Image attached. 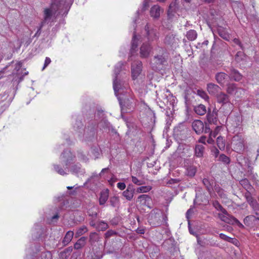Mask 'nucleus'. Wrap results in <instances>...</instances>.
Instances as JSON below:
<instances>
[{
    "label": "nucleus",
    "mask_w": 259,
    "mask_h": 259,
    "mask_svg": "<svg viewBox=\"0 0 259 259\" xmlns=\"http://www.w3.org/2000/svg\"><path fill=\"white\" fill-rule=\"evenodd\" d=\"M74 156L69 151H64L60 156L61 164H53L54 170L58 174L64 176L67 174L69 167L74 159Z\"/></svg>",
    "instance_id": "f257e3e1"
},
{
    "label": "nucleus",
    "mask_w": 259,
    "mask_h": 259,
    "mask_svg": "<svg viewBox=\"0 0 259 259\" xmlns=\"http://www.w3.org/2000/svg\"><path fill=\"white\" fill-rule=\"evenodd\" d=\"M65 0H53L50 8L45 9L44 19L45 21L50 22L57 13L60 14L65 8Z\"/></svg>",
    "instance_id": "f03ea898"
},
{
    "label": "nucleus",
    "mask_w": 259,
    "mask_h": 259,
    "mask_svg": "<svg viewBox=\"0 0 259 259\" xmlns=\"http://www.w3.org/2000/svg\"><path fill=\"white\" fill-rule=\"evenodd\" d=\"M122 65L123 64L122 63H119L115 66L114 69V73L115 76L113 80V89L115 94L116 96L117 95V93H118L119 91L122 89V87L125 88V85H126L125 82L120 80L119 78H118V74L119 73L121 70Z\"/></svg>",
    "instance_id": "7ed1b4c3"
},
{
    "label": "nucleus",
    "mask_w": 259,
    "mask_h": 259,
    "mask_svg": "<svg viewBox=\"0 0 259 259\" xmlns=\"http://www.w3.org/2000/svg\"><path fill=\"white\" fill-rule=\"evenodd\" d=\"M231 145L235 151L241 153L244 149V140L241 136L235 135L232 138Z\"/></svg>",
    "instance_id": "20e7f679"
},
{
    "label": "nucleus",
    "mask_w": 259,
    "mask_h": 259,
    "mask_svg": "<svg viewBox=\"0 0 259 259\" xmlns=\"http://www.w3.org/2000/svg\"><path fill=\"white\" fill-rule=\"evenodd\" d=\"M164 217V213L160 210H154L149 216L150 223L154 226H158L162 224L161 217Z\"/></svg>",
    "instance_id": "39448f33"
},
{
    "label": "nucleus",
    "mask_w": 259,
    "mask_h": 259,
    "mask_svg": "<svg viewBox=\"0 0 259 259\" xmlns=\"http://www.w3.org/2000/svg\"><path fill=\"white\" fill-rule=\"evenodd\" d=\"M219 218L226 223L231 225H236L239 227H243V225L235 218L230 215L227 211V213H219Z\"/></svg>",
    "instance_id": "423d86ee"
},
{
    "label": "nucleus",
    "mask_w": 259,
    "mask_h": 259,
    "mask_svg": "<svg viewBox=\"0 0 259 259\" xmlns=\"http://www.w3.org/2000/svg\"><path fill=\"white\" fill-rule=\"evenodd\" d=\"M145 30L149 41H154L158 39L159 36L156 29L147 24L145 27Z\"/></svg>",
    "instance_id": "0eeeda50"
},
{
    "label": "nucleus",
    "mask_w": 259,
    "mask_h": 259,
    "mask_svg": "<svg viewBox=\"0 0 259 259\" xmlns=\"http://www.w3.org/2000/svg\"><path fill=\"white\" fill-rule=\"evenodd\" d=\"M142 68V63L140 61H135L132 64V74L134 79L140 75Z\"/></svg>",
    "instance_id": "6e6552de"
},
{
    "label": "nucleus",
    "mask_w": 259,
    "mask_h": 259,
    "mask_svg": "<svg viewBox=\"0 0 259 259\" xmlns=\"http://www.w3.org/2000/svg\"><path fill=\"white\" fill-rule=\"evenodd\" d=\"M166 62V59L162 55L154 56L152 63L154 69L158 70L161 68L162 66Z\"/></svg>",
    "instance_id": "1a4fd4ad"
},
{
    "label": "nucleus",
    "mask_w": 259,
    "mask_h": 259,
    "mask_svg": "<svg viewBox=\"0 0 259 259\" xmlns=\"http://www.w3.org/2000/svg\"><path fill=\"white\" fill-rule=\"evenodd\" d=\"M152 47L149 43H144L140 49V57L143 58H148L152 52Z\"/></svg>",
    "instance_id": "9d476101"
},
{
    "label": "nucleus",
    "mask_w": 259,
    "mask_h": 259,
    "mask_svg": "<svg viewBox=\"0 0 259 259\" xmlns=\"http://www.w3.org/2000/svg\"><path fill=\"white\" fill-rule=\"evenodd\" d=\"M180 7V0H174L169 5L167 10V15L169 18H171L174 14L176 13Z\"/></svg>",
    "instance_id": "9b49d317"
},
{
    "label": "nucleus",
    "mask_w": 259,
    "mask_h": 259,
    "mask_svg": "<svg viewBox=\"0 0 259 259\" xmlns=\"http://www.w3.org/2000/svg\"><path fill=\"white\" fill-rule=\"evenodd\" d=\"M206 118L208 122L209 123L217 124L218 121L217 109L215 108H213L212 111H211L210 109H208L207 112Z\"/></svg>",
    "instance_id": "f8f14e48"
},
{
    "label": "nucleus",
    "mask_w": 259,
    "mask_h": 259,
    "mask_svg": "<svg viewBox=\"0 0 259 259\" xmlns=\"http://www.w3.org/2000/svg\"><path fill=\"white\" fill-rule=\"evenodd\" d=\"M215 97L217 103L222 105L230 103V99L229 95L224 92H220L218 93Z\"/></svg>",
    "instance_id": "ddd939ff"
},
{
    "label": "nucleus",
    "mask_w": 259,
    "mask_h": 259,
    "mask_svg": "<svg viewBox=\"0 0 259 259\" xmlns=\"http://www.w3.org/2000/svg\"><path fill=\"white\" fill-rule=\"evenodd\" d=\"M164 43L167 46L174 47L178 45V40L174 34H168L165 36Z\"/></svg>",
    "instance_id": "4468645a"
},
{
    "label": "nucleus",
    "mask_w": 259,
    "mask_h": 259,
    "mask_svg": "<svg viewBox=\"0 0 259 259\" xmlns=\"http://www.w3.org/2000/svg\"><path fill=\"white\" fill-rule=\"evenodd\" d=\"M192 127L197 134H200L204 131V123L200 120H195L192 123Z\"/></svg>",
    "instance_id": "2eb2a0df"
},
{
    "label": "nucleus",
    "mask_w": 259,
    "mask_h": 259,
    "mask_svg": "<svg viewBox=\"0 0 259 259\" xmlns=\"http://www.w3.org/2000/svg\"><path fill=\"white\" fill-rule=\"evenodd\" d=\"M135 189L132 185L127 186L126 189L122 193L123 196L128 201L131 200L135 193Z\"/></svg>",
    "instance_id": "dca6fc26"
},
{
    "label": "nucleus",
    "mask_w": 259,
    "mask_h": 259,
    "mask_svg": "<svg viewBox=\"0 0 259 259\" xmlns=\"http://www.w3.org/2000/svg\"><path fill=\"white\" fill-rule=\"evenodd\" d=\"M186 128V126L184 123L179 124L174 129V135L180 138L185 134Z\"/></svg>",
    "instance_id": "f3484780"
},
{
    "label": "nucleus",
    "mask_w": 259,
    "mask_h": 259,
    "mask_svg": "<svg viewBox=\"0 0 259 259\" xmlns=\"http://www.w3.org/2000/svg\"><path fill=\"white\" fill-rule=\"evenodd\" d=\"M228 75L224 72H218L215 75V78L217 82L221 85H224L227 78Z\"/></svg>",
    "instance_id": "a211bd4d"
},
{
    "label": "nucleus",
    "mask_w": 259,
    "mask_h": 259,
    "mask_svg": "<svg viewBox=\"0 0 259 259\" xmlns=\"http://www.w3.org/2000/svg\"><path fill=\"white\" fill-rule=\"evenodd\" d=\"M229 77L231 80L235 81H239L242 78V74L236 69L231 68L229 73Z\"/></svg>",
    "instance_id": "6ab92c4d"
},
{
    "label": "nucleus",
    "mask_w": 259,
    "mask_h": 259,
    "mask_svg": "<svg viewBox=\"0 0 259 259\" xmlns=\"http://www.w3.org/2000/svg\"><path fill=\"white\" fill-rule=\"evenodd\" d=\"M220 90V87L212 83H209L207 85V90L209 94L212 95H216Z\"/></svg>",
    "instance_id": "aec40b11"
},
{
    "label": "nucleus",
    "mask_w": 259,
    "mask_h": 259,
    "mask_svg": "<svg viewBox=\"0 0 259 259\" xmlns=\"http://www.w3.org/2000/svg\"><path fill=\"white\" fill-rule=\"evenodd\" d=\"M161 9L160 7L158 5H154L151 8L150 10V15L154 19H158L160 15Z\"/></svg>",
    "instance_id": "412c9836"
},
{
    "label": "nucleus",
    "mask_w": 259,
    "mask_h": 259,
    "mask_svg": "<svg viewBox=\"0 0 259 259\" xmlns=\"http://www.w3.org/2000/svg\"><path fill=\"white\" fill-rule=\"evenodd\" d=\"M194 111L197 115L202 116L205 115L207 112L206 108L203 104H199L194 107Z\"/></svg>",
    "instance_id": "4be33fe9"
},
{
    "label": "nucleus",
    "mask_w": 259,
    "mask_h": 259,
    "mask_svg": "<svg viewBox=\"0 0 259 259\" xmlns=\"http://www.w3.org/2000/svg\"><path fill=\"white\" fill-rule=\"evenodd\" d=\"M150 200L151 197L149 195L142 194L138 197L137 202L142 205H147Z\"/></svg>",
    "instance_id": "5701e85b"
},
{
    "label": "nucleus",
    "mask_w": 259,
    "mask_h": 259,
    "mask_svg": "<svg viewBox=\"0 0 259 259\" xmlns=\"http://www.w3.org/2000/svg\"><path fill=\"white\" fill-rule=\"evenodd\" d=\"M218 34L222 38L226 40H229L230 35L226 29L223 27H219L218 28Z\"/></svg>",
    "instance_id": "b1692460"
},
{
    "label": "nucleus",
    "mask_w": 259,
    "mask_h": 259,
    "mask_svg": "<svg viewBox=\"0 0 259 259\" xmlns=\"http://www.w3.org/2000/svg\"><path fill=\"white\" fill-rule=\"evenodd\" d=\"M87 237H82L79 238L74 244V248L75 249H79L83 247L86 244Z\"/></svg>",
    "instance_id": "393cba45"
},
{
    "label": "nucleus",
    "mask_w": 259,
    "mask_h": 259,
    "mask_svg": "<svg viewBox=\"0 0 259 259\" xmlns=\"http://www.w3.org/2000/svg\"><path fill=\"white\" fill-rule=\"evenodd\" d=\"M237 88L238 87L236 84L233 83H229L227 84L226 92L229 95H234Z\"/></svg>",
    "instance_id": "a878e982"
},
{
    "label": "nucleus",
    "mask_w": 259,
    "mask_h": 259,
    "mask_svg": "<svg viewBox=\"0 0 259 259\" xmlns=\"http://www.w3.org/2000/svg\"><path fill=\"white\" fill-rule=\"evenodd\" d=\"M73 235V231H69L67 232L62 241L64 245H67L71 241Z\"/></svg>",
    "instance_id": "bb28decb"
},
{
    "label": "nucleus",
    "mask_w": 259,
    "mask_h": 259,
    "mask_svg": "<svg viewBox=\"0 0 259 259\" xmlns=\"http://www.w3.org/2000/svg\"><path fill=\"white\" fill-rule=\"evenodd\" d=\"M204 152V147L202 145H196L195 146V155L197 157L203 156Z\"/></svg>",
    "instance_id": "cd10ccee"
},
{
    "label": "nucleus",
    "mask_w": 259,
    "mask_h": 259,
    "mask_svg": "<svg viewBox=\"0 0 259 259\" xmlns=\"http://www.w3.org/2000/svg\"><path fill=\"white\" fill-rule=\"evenodd\" d=\"M186 36L190 41L194 40L197 37V33L195 30H190L187 32Z\"/></svg>",
    "instance_id": "c85d7f7f"
},
{
    "label": "nucleus",
    "mask_w": 259,
    "mask_h": 259,
    "mask_svg": "<svg viewBox=\"0 0 259 259\" xmlns=\"http://www.w3.org/2000/svg\"><path fill=\"white\" fill-rule=\"evenodd\" d=\"M196 167L194 165H191L187 168L186 174L187 176L190 177H193L196 172Z\"/></svg>",
    "instance_id": "c756f323"
},
{
    "label": "nucleus",
    "mask_w": 259,
    "mask_h": 259,
    "mask_svg": "<svg viewBox=\"0 0 259 259\" xmlns=\"http://www.w3.org/2000/svg\"><path fill=\"white\" fill-rule=\"evenodd\" d=\"M138 47V39L136 38V36L135 34L134 35L133 37V40L132 42L131 50V54L133 55V53L136 51V50Z\"/></svg>",
    "instance_id": "7c9ffc66"
},
{
    "label": "nucleus",
    "mask_w": 259,
    "mask_h": 259,
    "mask_svg": "<svg viewBox=\"0 0 259 259\" xmlns=\"http://www.w3.org/2000/svg\"><path fill=\"white\" fill-rule=\"evenodd\" d=\"M108 198V193L106 192L101 193L99 198V203L100 205H103L105 203Z\"/></svg>",
    "instance_id": "2f4dec72"
},
{
    "label": "nucleus",
    "mask_w": 259,
    "mask_h": 259,
    "mask_svg": "<svg viewBox=\"0 0 259 259\" xmlns=\"http://www.w3.org/2000/svg\"><path fill=\"white\" fill-rule=\"evenodd\" d=\"M108 227V224L103 221L98 222L96 226V228L99 231H104L107 229Z\"/></svg>",
    "instance_id": "473e14b6"
},
{
    "label": "nucleus",
    "mask_w": 259,
    "mask_h": 259,
    "mask_svg": "<svg viewBox=\"0 0 259 259\" xmlns=\"http://www.w3.org/2000/svg\"><path fill=\"white\" fill-rule=\"evenodd\" d=\"M245 90L241 88H238L234 94L236 98H241L244 95Z\"/></svg>",
    "instance_id": "72a5a7b5"
},
{
    "label": "nucleus",
    "mask_w": 259,
    "mask_h": 259,
    "mask_svg": "<svg viewBox=\"0 0 259 259\" xmlns=\"http://www.w3.org/2000/svg\"><path fill=\"white\" fill-rule=\"evenodd\" d=\"M217 145L220 150H224L225 147V142L222 137H219L217 139Z\"/></svg>",
    "instance_id": "f704fd0d"
},
{
    "label": "nucleus",
    "mask_w": 259,
    "mask_h": 259,
    "mask_svg": "<svg viewBox=\"0 0 259 259\" xmlns=\"http://www.w3.org/2000/svg\"><path fill=\"white\" fill-rule=\"evenodd\" d=\"M240 183L242 186V187L247 190H250L251 188V185L250 184L248 180L246 179H242L241 180Z\"/></svg>",
    "instance_id": "c9c22d12"
},
{
    "label": "nucleus",
    "mask_w": 259,
    "mask_h": 259,
    "mask_svg": "<svg viewBox=\"0 0 259 259\" xmlns=\"http://www.w3.org/2000/svg\"><path fill=\"white\" fill-rule=\"evenodd\" d=\"M88 231V229L86 226H82L79 228H78L76 232V237H78L82 235H83L84 233L87 232Z\"/></svg>",
    "instance_id": "e433bc0d"
},
{
    "label": "nucleus",
    "mask_w": 259,
    "mask_h": 259,
    "mask_svg": "<svg viewBox=\"0 0 259 259\" xmlns=\"http://www.w3.org/2000/svg\"><path fill=\"white\" fill-rule=\"evenodd\" d=\"M213 205L218 210L221 211L223 213H227V210L223 207L218 201H214Z\"/></svg>",
    "instance_id": "4c0bfd02"
},
{
    "label": "nucleus",
    "mask_w": 259,
    "mask_h": 259,
    "mask_svg": "<svg viewBox=\"0 0 259 259\" xmlns=\"http://www.w3.org/2000/svg\"><path fill=\"white\" fill-rule=\"evenodd\" d=\"M152 187L150 186H141L137 189V192L138 193H146L150 191Z\"/></svg>",
    "instance_id": "58836bf2"
},
{
    "label": "nucleus",
    "mask_w": 259,
    "mask_h": 259,
    "mask_svg": "<svg viewBox=\"0 0 259 259\" xmlns=\"http://www.w3.org/2000/svg\"><path fill=\"white\" fill-rule=\"evenodd\" d=\"M197 95L200 96L202 99H204L205 101H208L209 99V97L207 95L206 93L203 90H198Z\"/></svg>",
    "instance_id": "ea45409f"
},
{
    "label": "nucleus",
    "mask_w": 259,
    "mask_h": 259,
    "mask_svg": "<svg viewBox=\"0 0 259 259\" xmlns=\"http://www.w3.org/2000/svg\"><path fill=\"white\" fill-rule=\"evenodd\" d=\"M249 204L250 206H251L255 212L259 210V203L256 200L253 199L249 203Z\"/></svg>",
    "instance_id": "a19ab883"
},
{
    "label": "nucleus",
    "mask_w": 259,
    "mask_h": 259,
    "mask_svg": "<svg viewBox=\"0 0 259 259\" xmlns=\"http://www.w3.org/2000/svg\"><path fill=\"white\" fill-rule=\"evenodd\" d=\"M110 204L113 206V207H115L116 206L118 203H119V199L117 197H116V196H114V197H112L110 198Z\"/></svg>",
    "instance_id": "79ce46f5"
},
{
    "label": "nucleus",
    "mask_w": 259,
    "mask_h": 259,
    "mask_svg": "<svg viewBox=\"0 0 259 259\" xmlns=\"http://www.w3.org/2000/svg\"><path fill=\"white\" fill-rule=\"evenodd\" d=\"M98 238V235L96 233L93 232V233H90V236H89V239H90V241L91 243L97 241Z\"/></svg>",
    "instance_id": "37998d69"
},
{
    "label": "nucleus",
    "mask_w": 259,
    "mask_h": 259,
    "mask_svg": "<svg viewBox=\"0 0 259 259\" xmlns=\"http://www.w3.org/2000/svg\"><path fill=\"white\" fill-rule=\"evenodd\" d=\"M220 236V237L224 240H226L227 241H228L229 242H233L234 243V239L233 238H232L230 237H228L227 236V235H226L225 234H223V233H221L219 235Z\"/></svg>",
    "instance_id": "c03bdc74"
},
{
    "label": "nucleus",
    "mask_w": 259,
    "mask_h": 259,
    "mask_svg": "<svg viewBox=\"0 0 259 259\" xmlns=\"http://www.w3.org/2000/svg\"><path fill=\"white\" fill-rule=\"evenodd\" d=\"M203 184L205 186L206 189L209 192H210L212 190V187L210 182L207 179H204L202 181Z\"/></svg>",
    "instance_id": "a18cd8bd"
},
{
    "label": "nucleus",
    "mask_w": 259,
    "mask_h": 259,
    "mask_svg": "<svg viewBox=\"0 0 259 259\" xmlns=\"http://www.w3.org/2000/svg\"><path fill=\"white\" fill-rule=\"evenodd\" d=\"M220 161L225 163H229L230 162V158L224 154H221L219 157Z\"/></svg>",
    "instance_id": "49530a36"
},
{
    "label": "nucleus",
    "mask_w": 259,
    "mask_h": 259,
    "mask_svg": "<svg viewBox=\"0 0 259 259\" xmlns=\"http://www.w3.org/2000/svg\"><path fill=\"white\" fill-rule=\"evenodd\" d=\"M116 234H117L116 232H115L113 230H108L107 232H106V233L105 234V237L106 239H108L109 237H110L112 236H114L115 235H116Z\"/></svg>",
    "instance_id": "de8ad7c7"
},
{
    "label": "nucleus",
    "mask_w": 259,
    "mask_h": 259,
    "mask_svg": "<svg viewBox=\"0 0 259 259\" xmlns=\"http://www.w3.org/2000/svg\"><path fill=\"white\" fill-rule=\"evenodd\" d=\"M245 197L247 201L249 203L251 201H252L254 199L252 197L250 193L247 191L245 194Z\"/></svg>",
    "instance_id": "09e8293b"
},
{
    "label": "nucleus",
    "mask_w": 259,
    "mask_h": 259,
    "mask_svg": "<svg viewBox=\"0 0 259 259\" xmlns=\"http://www.w3.org/2000/svg\"><path fill=\"white\" fill-rule=\"evenodd\" d=\"M68 256L69 255L65 251L61 252L59 254V258L60 259H67Z\"/></svg>",
    "instance_id": "8fccbe9b"
},
{
    "label": "nucleus",
    "mask_w": 259,
    "mask_h": 259,
    "mask_svg": "<svg viewBox=\"0 0 259 259\" xmlns=\"http://www.w3.org/2000/svg\"><path fill=\"white\" fill-rule=\"evenodd\" d=\"M218 194L222 198H226V195L225 194L224 190L220 188H218Z\"/></svg>",
    "instance_id": "3c124183"
},
{
    "label": "nucleus",
    "mask_w": 259,
    "mask_h": 259,
    "mask_svg": "<svg viewBox=\"0 0 259 259\" xmlns=\"http://www.w3.org/2000/svg\"><path fill=\"white\" fill-rule=\"evenodd\" d=\"M117 187L119 189L123 190L125 188L126 185L124 183L119 182L117 183Z\"/></svg>",
    "instance_id": "603ef678"
},
{
    "label": "nucleus",
    "mask_w": 259,
    "mask_h": 259,
    "mask_svg": "<svg viewBox=\"0 0 259 259\" xmlns=\"http://www.w3.org/2000/svg\"><path fill=\"white\" fill-rule=\"evenodd\" d=\"M132 181L135 184L137 185H140L142 184L140 181L136 177L132 176Z\"/></svg>",
    "instance_id": "864d4df0"
},
{
    "label": "nucleus",
    "mask_w": 259,
    "mask_h": 259,
    "mask_svg": "<svg viewBox=\"0 0 259 259\" xmlns=\"http://www.w3.org/2000/svg\"><path fill=\"white\" fill-rule=\"evenodd\" d=\"M136 231L138 234H144L145 232V229L143 227H139L136 229Z\"/></svg>",
    "instance_id": "5fc2aeb1"
},
{
    "label": "nucleus",
    "mask_w": 259,
    "mask_h": 259,
    "mask_svg": "<svg viewBox=\"0 0 259 259\" xmlns=\"http://www.w3.org/2000/svg\"><path fill=\"white\" fill-rule=\"evenodd\" d=\"M88 214L90 216L92 217L93 218L96 219L97 217V213L95 211H92V210H89Z\"/></svg>",
    "instance_id": "6e6d98bb"
},
{
    "label": "nucleus",
    "mask_w": 259,
    "mask_h": 259,
    "mask_svg": "<svg viewBox=\"0 0 259 259\" xmlns=\"http://www.w3.org/2000/svg\"><path fill=\"white\" fill-rule=\"evenodd\" d=\"M233 41L234 42V44L239 46L241 49H243L242 45L238 38H235L234 39H233Z\"/></svg>",
    "instance_id": "4d7b16f0"
},
{
    "label": "nucleus",
    "mask_w": 259,
    "mask_h": 259,
    "mask_svg": "<svg viewBox=\"0 0 259 259\" xmlns=\"http://www.w3.org/2000/svg\"><path fill=\"white\" fill-rule=\"evenodd\" d=\"M211 152L213 153V155L215 157H217L219 155V154L220 153L218 149H217L216 148L214 147L211 149Z\"/></svg>",
    "instance_id": "13d9d810"
},
{
    "label": "nucleus",
    "mask_w": 259,
    "mask_h": 259,
    "mask_svg": "<svg viewBox=\"0 0 259 259\" xmlns=\"http://www.w3.org/2000/svg\"><path fill=\"white\" fill-rule=\"evenodd\" d=\"M51 62L50 58L49 57H46L44 63V66L43 67V69H45Z\"/></svg>",
    "instance_id": "bf43d9fd"
},
{
    "label": "nucleus",
    "mask_w": 259,
    "mask_h": 259,
    "mask_svg": "<svg viewBox=\"0 0 259 259\" xmlns=\"http://www.w3.org/2000/svg\"><path fill=\"white\" fill-rule=\"evenodd\" d=\"M205 141H206V137L201 136L199 138L198 142L201 143L205 144Z\"/></svg>",
    "instance_id": "052dcab7"
},
{
    "label": "nucleus",
    "mask_w": 259,
    "mask_h": 259,
    "mask_svg": "<svg viewBox=\"0 0 259 259\" xmlns=\"http://www.w3.org/2000/svg\"><path fill=\"white\" fill-rule=\"evenodd\" d=\"M72 247H69L67 248H66L64 251L66 252L69 255H70V253L72 251Z\"/></svg>",
    "instance_id": "680f3d73"
},
{
    "label": "nucleus",
    "mask_w": 259,
    "mask_h": 259,
    "mask_svg": "<svg viewBox=\"0 0 259 259\" xmlns=\"http://www.w3.org/2000/svg\"><path fill=\"white\" fill-rule=\"evenodd\" d=\"M203 132L205 133H209L210 132V127L207 124H205V126H204V131H203Z\"/></svg>",
    "instance_id": "e2e57ef3"
},
{
    "label": "nucleus",
    "mask_w": 259,
    "mask_h": 259,
    "mask_svg": "<svg viewBox=\"0 0 259 259\" xmlns=\"http://www.w3.org/2000/svg\"><path fill=\"white\" fill-rule=\"evenodd\" d=\"M164 215L165 217H161V219L162 220V223H163L164 224H165L166 225L167 224V215L164 213Z\"/></svg>",
    "instance_id": "0e129e2a"
},
{
    "label": "nucleus",
    "mask_w": 259,
    "mask_h": 259,
    "mask_svg": "<svg viewBox=\"0 0 259 259\" xmlns=\"http://www.w3.org/2000/svg\"><path fill=\"white\" fill-rule=\"evenodd\" d=\"M21 66H22V63L19 62L17 63L15 69L18 71L21 67Z\"/></svg>",
    "instance_id": "69168bd1"
},
{
    "label": "nucleus",
    "mask_w": 259,
    "mask_h": 259,
    "mask_svg": "<svg viewBox=\"0 0 259 259\" xmlns=\"http://www.w3.org/2000/svg\"><path fill=\"white\" fill-rule=\"evenodd\" d=\"M41 33V29L40 28H38L36 31V32L35 33V34H34V37H36V36H39V35Z\"/></svg>",
    "instance_id": "338daca9"
},
{
    "label": "nucleus",
    "mask_w": 259,
    "mask_h": 259,
    "mask_svg": "<svg viewBox=\"0 0 259 259\" xmlns=\"http://www.w3.org/2000/svg\"><path fill=\"white\" fill-rule=\"evenodd\" d=\"M7 67H6L2 70L0 71V79L3 77V74L5 72V71L7 69Z\"/></svg>",
    "instance_id": "774afa93"
}]
</instances>
